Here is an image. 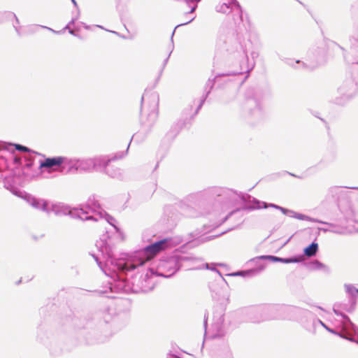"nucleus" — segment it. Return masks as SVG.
Segmentation results:
<instances>
[{
    "label": "nucleus",
    "mask_w": 358,
    "mask_h": 358,
    "mask_svg": "<svg viewBox=\"0 0 358 358\" xmlns=\"http://www.w3.org/2000/svg\"><path fill=\"white\" fill-rule=\"evenodd\" d=\"M108 235L103 234L96 243V246L105 259L106 266H113L114 271L122 273L133 271L149 262L157 253L164 250L167 242L166 239L157 241L146 246L143 250L136 251L128 259H115L111 247L108 243Z\"/></svg>",
    "instance_id": "obj_1"
},
{
    "label": "nucleus",
    "mask_w": 358,
    "mask_h": 358,
    "mask_svg": "<svg viewBox=\"0 0 358 358\" xmlns=\"http://www.w3.org/2000/svg\"><path fill=\"white\" fill-rule=\"evenodd\" d=\"M290 308L285 306H268L263 308H252L248 312L249 320L253 323H259L265 320L286 319V313Z\"/></svg>",
    "instance_id": "obj_2"
},
{
    "label": "nucleus",
    "mask_w": 358,
    "mask_h": 358,
    "mask_svg": "<svg viewBox=\"0 0 358 358\" xmlns=\"http://www.w3.org/2000/svg\"><path fill=\"white\" fill-rule=\"evenodd\" d=\"M187 257L173 255L165 259H161L157 265L158 275L165 278L172 276L182 266Z\"/></svg>",
    "instance_id": "obj_3"
},
{
    "label": "nucleus",
    "mask_w": 358,
    "mask_h": 358,
    "mask_svg": "<svg viewBox=\"0 0 358 358\" xmlns=\"http://www.w3.org/2000/svg\"><path fill=\"white\" fill-rule=\"evenodd\" d=\"M213 322L211 325L210 329L207 331V317L204 315L203 326L205 328V338H219L224 336L225 331L223 326L224 322V310L220 308L216 310L213 314Z\"/></svg>",
    "instance_id": "obj_4"
},
{
    "label": "nucleus",
    "mask_w": 358,
    "mask_h": 358,
    "mask_svg": "<svg viewBox=\"0 0 358 358\" xmlns=\"http://www.w3.org/2000/svg\"><path fill=\"white\" fill-rule=\"evenodd\" d=\"M215 10L217 13L224 15L231 14L233 20L235 22L243 21L242 8L237 0H224V1H220L215 5Z\"/></svg>",
    "instance_id": "obj_5"
},
{
    "label": "nucleus",
    "mask_w": 358,
    "mask_h": 358,
    "mask_svg": "<svg viewBox=\"0 0 358 358\" xmlns=\"http://www.w3.org/2000/svg\"><path fill=\"white\" fill-rule=\"evenodd\" d=\"M50 213L52 212L56 215H69L73 218H78L81 220L86 221L88 220H97L94 215H89V212L86 208H76L69 210L67 207L62 204H51L49 206Z\"/></svg>",
    "instance_id": "obj_6"
},
{
    "label": "nucleus",
    "mask_w": 358,
    "mask_h": 358,
    "mask_svg": "<svg viewBox=\"0 0 358 358\" xmlns=\"http://www.w3.org/2000/svg\"><path fill=\"white\" fill-rule=\"evenodd\" d=\"M129 145L130 144L127 145L125 152H118L115 154V155L112 158H106V157L101 156L92 158L94 164V170L104 171L107 175H108L110 177H117L119 175V171H117L115 173L111 172V167L110 163L111 161L122 159V157H124L127 153Z\"/></svg>",
    "instance_id": "obj_7"
},
{
    "label": "nucleus",
    "mask_w": 358,
    "mask_h": 358,
    "mask_svg": "<svg viewBox=\"0 0 358 358\" xmlns=\"http://www.w3.org/2000/svg\"><path fill=\"white\" fill-rule=\"evenodd\" d=\"M85 208L89 212V215H94L97 217V220H93L94 221H98L99 219H105L108 224L114 227L116 231H119V228L115 224L116 220L106 213V212L101 208L97 201L89 199L86 203Z\"/></svg>",
    "instance_id": "obj_8"
},
{
    "label": "nucleus",
    "mask_w": 358,
    "mask_h": 358,
    "mask_svg": "<svg viewBox=\"0 0 358 358\" xmlns=\"http://www.w3.org/2000/svg\"><path fill=\"white\" fill-rule=\"evenodd\" d=\"M338 91L343 97L337 99L336 103L343 104L345 101L352 99L357 94V87L353 80L349 79L343 83Z\"/></svg>",
    "instance_id": "obj_9"
},
{
    "label": "nucleus",
    "mask_w": 358,
    "mask_h": 358,
    "mask_svg": "<svg viewBox=\"0 0 358 358\" xmlns=\"http://www.w3.org/2000/svg\"><path fill=\"white\" fill-rule=\"evenodd\" d=\"M243 108L247 117L254 119H260L263 117V110L260 102L255 98L246 99Z\"/></svg>",
    "instance_id": "obj_10"
},
{
    "label": "nucleus",
    "mask_w": 358,
    "mask_h": 358,
    "mask_svg": "<svg viewBox=\"0 0 358 358\" xmlns=\"http://www.w3.org/2000/svg\"><path fill=\"white\" fill-rule=\"evenodd\" d=\"M350 50L347 55H344L345 59L348 63L358 64V29L350 38Z\"/></svg>",
    "instance_id": "obj_11"
},
{
    "label": "nucleus",
    "mask_w": 358,
    "mask_h": 358,
    "mask_svg": "<svg viewBox=\"0 0 358 358\" xmlns=\"http://www.w3.org/2000/svg\"><path fill=\"white\" fill-rule=\"evenodd\" d=\"M202 199V194L200 192L192 193L187 196L180 203L181 208L185 206L187 208H194L199 204Z\"/></svg>",
    "instance_id": "obj_12"
},
{
    "label": "nucleus",
    "mask_w": 358,
    "mask_h": 358,
    "mask_svg": "<svg viewBox=\"0 0 358 358\" xmlns=\"http://www.w3.org/2000/svg\"><path fill=\"white\" fill-rule=\"evenodd\" d=\"M61 171L66 173H75L78 171V159L63 157Z\"/></svg>",
    "instance_id": "obj_13"
},
{
    "label": "nucleus",
    "mask_w": 358,
    "mask_h": 358,
    "mask_svg": "<svg viewBox=\"0 0 358 358\" xmlns=\"http://www.w3.org/2000/svg\"><path fill=\"white\" fill-rule=\"evenodd\" d=\"M151 99L152 100V107L150 113L148 114V122H143V124L148 127H151L153 125L157 118V107L158 103V96L156 94H152L151 95Z\"/></svg>",
    "instance_id": "obj_14"
},
{
    "label": "nucleus",
    "mask_w": 358,
    "mask_h": 358,
    "mask_svg": "<svg viewBox=\"0 0 358 358\" xmlns=\"http://www.w3.org/2000/svg\"><path fill=\"white\" fill-rule=\"evenodd\" d=\"M27 202L34 208L41 210L44 212L50 213L49 202L43 199H37L33 196H29L27 199Z\"/></svg>",
    "instance_id": "obj_15"
},
{
    "label": "nucleus",
    "mask_w": 358,
    "mask_h": 358,
    "mask_svg": "<svg viewBox=\"0 0 358 358\" xmlns=\"http://www.w3.org/2000/svg\"><path fill=\"white\" fill-rule=\"evenodd\" d=\"M268 207H271L275 209L280 210L283 213V210H285V208L278 206L273 203L267 204L266 202H261L260 201L253 198L252 201V204L247 207V209L249 210H255V209H261V208H266Z\"/></svg>",
    "instance_id": "obj_16"
},
{
    "label": "nucleus",
    "mask_w": 358,
    "mask_h": 358,
    "mask_svg": "<svg viewBox=\"0 0 358 358\" xmlns=\"http://www.w3.org/2000/svg\"><path fill=\"white\" fill-rule=\"evenodd\" d=\"M283 214L286 215L290 217H293L299 220H306L312 222H319L320 220L315 218H313L311 217H309L308 215L297 213L292 210H289L285 208V210H283Z\"/></svg>",
    "instance_id": "obj_17"
},
{
    "label": "nucleus",
    "mask_w": 358,
    "mask_h": 358,
    "mask_svg": "<svg viewBox=\"0 0 358 358\" xmlns=\"http://www.w3.org/2000/svg\"><path fill=\"white\" fill-rule=\"evenodd\" d=\"M215 77L214 78L211 79V78H209L206 83V85H205V87H204V94L202 96V98L200 101V103L196 108V113H197L199 112V110L201 108L203 104L204 103L207 96H208V94L210 93L211 90H213V87H214V85H215Z\"/></svg>",
    "instance_id": "obj_18"
},
{
    "label": "nucleus",
    "mask_w": 358,
    "mask_h": 358,
    "mask_svg": "<svg viewBox=\"0 0 358 358\" xmlns=\"http://www.w3.org/2000/svg\"><path fill=\"white\" fill-rule=\"evenodd\" d=\"M62 162L63 157L46 158L43 162L41 163V167L53 168L55 166H57L58 167V169L61 170Z\"/></svg>",
    "instance_id": "obj_19"
},
{
    "label": "nucleus",
    "mask_w": 358,
    "mask_h": 358,
    "mask_svg": "<svg viewBox=\"0 0 358 358\" xmlns=\"http://www.w3.org/2000/svg\"><path fill=\"white\" fill-rule=\"evenodd\" d=\"M258 258L260 259H268L273 262H281L285 264L296 263L300 262V259L297 257L282 258L273 255H262Z\"/></svg>",
    "instance_id": "obj_20"
},
{
    "label": "nucleus",
    "mask_w": 358,
    "mask_h": 358,
    "mask_svg": "<svg viewBox=\"0 0 358 358\" xmlns=\"http://www.w3.org/2000/svg\"><path fill=\"white\" fill-rule=\"evenodd\" d=\"M94 164L92 158L78 159V171H92Z\"/></svg>",
    "instance_id": "obj_21"
},
{
    "label": "nucleus",
    "mask_w": 358,
    "mask_h": 358,
    "mask_svg": "<svg viewBox=\"0 0 358 358\" xmlns=\"http://www.w3.org/2000/svg\"><path fill=\"white\" fill-rule=\"evenodd\" d=\"M334 312L336 315H340L343 318V326L345 328L350 329L355 331V333H356L357 331H358V328L351 322L348 315L335 308H334Z\"/></svg>",
    "instance_id": "obj_22"
},
{
    "label": "nucleus",
    "mask_w": 358,
    "mask_h": 358,
    "mask_svg": "<svg viewBox=\"0 0 358 358\" xmlns=\"http://www.w3.org/2000/svg\"><path fill=\"white\" fill-rule=\"evenodd\" d=\"M346 292L350 297V301L352 304H355L358 299V289L352 285H345Z\"/></svg>",
    "instance_id": "obj_23"
},
{
    "label": "nucleus",
    "mask_w": 358,
    "mask_h": 358,
    "mask_svg": "<svg viewBox=\"0 0 358 358\" xmlns=\"http://www.w3.org/2000/svg\"><path fill=\"white\" fill-rule=\"evenodd\" d=\"M318 223L324 224H326V225H328V226L332 227L331 229H322V230L324 231H331V232H333L335 234H345V231H346L345 228L337 227V226L334 225V224H331L329 222H322V221L320 220V222Z\"/></svg>",
    "instance_id": "obj_24"
},
{
    "label": "nucleus",
    "mask_w": 358,
    "mask_h": 358,
    "mask_svg": "<svg viewBox=\"0 0 358 358\" xmlns=\"http://www.w3.org/2000/svg\"><path fill=\"white\" fill-rule=\"evenodd\" d=\"M318 250V245L317 243L313 242L309 246L304 249V254L308 257H311L315 255Z\"/></svg>",
    "instance_id": "obj_25"
},
{
    "label": "nucleus",
    "mask_w": 358,
    "mask_h": 358,
    "mask_svg": "<svg viewBox=\"0 0 358 358\" xmlns=\"http://www.w3.org/2000/svg\"><path fill=\"white\" fill-rule=\"evenodd\" d=\"M318 322L324 328L326 329L328 331L332 333V334H337L340 337L343 338H345V339H347V340H349L350 341H355L354 339L352 338H350V337H348L345 335H343V334L341 333H337L336 331H335L334 329H330L329 327H328L322 321H321L320 320H318Z\"/></svg>",
    "instance_id": "obj_26"
},
{
    "label": "nucleus",
    "mask_w": 358,
    "mask_h": 358,
    "mask_svg": "<svg viewBox=\"0 0 358 358\" xmlns=\"http://www.w3.org/2000/svg\"><path fill=\"white\" fill-rule=\"evenodd\" d=\"M236 57L240 61L241 59H244L248 61V57L246 51L242 48H240V50L237 52Z\"/></svg>",
    "instance_id": "obj_27"
},
{
    "label": "nucleus",
    "mask_w": 358,
    "mask_h": 358,
    "mask_svg": "<svg viewBox=\"0 0 358 358\" xmlns=\"http://www.w3.org/2000/svg\"><path fill=\"white\" fill-rule=\"evenodd\" d=\"M241 70H243L242 67L241 68ZM241 73H242L241 71H229V72L225 73L219 74L216 77H217V76H235V75L241 74Z\"/></svg>",
    "instance_id": "obj_28"
},
{
    "label": "nucleus",
    "mask_w": 358,
    "mask_h": 358,
    "mask_svg": "<svg viewBox=\"0 0 358 358\" xmlns=\"http://www.w3.org/2000/svg\"><path fill=\"white\" fill-rule=\"evenodd\" d=\"M15 149L17 150L21 151V152H29V150L27 147H25L24 145H20V144H15Z\"/></svg>",
    "instance_id": "obj_29"
},
{
    "label": "nucleus",
    "mask_w": 358,
    "mask_h": 358,
    "mask_svg": "<svg viewBox=\"0 0 358 358\" xmlns=\"http://www.w3.org/2000/svg\"><path fill=\"white\" fill-rule=\"evenodd\" d=\"M110 167H111V172H116L117 171H119V175L116 177V178H118L120 176H121V171L120 169L118 168H115L113 166L110 165Z\"/></svg>",
    "instance_id": "obj_30"
},
{
    "label": "nucleus",
    "mask_w": 358,
    "mask_h": 358,
    "mask_svg": "<svg viewBox=\"0 0 358 358\" xmlns=\"http://www.w3.org/2000/svg\"><path fill=\"white\" fill-rule=\"evenodd\" d=\"M194 19V17H192V18H191L190 20H189L187 22H184V23H182V24H180L177 25V26L176 27L175 29H176L178 27L180 26V25L187 24L188 23L191 22Z\"/></svg>",
    "instance_id": "obj_31"
},
{
    "label": "nucleus",
    "mask_w": 358,
    "mask_h": 358,
    "mask_svg": "<svg viewBox=\"0 0 358 358\" xmlns=\"http://www.w3.org/2000/svg\"><path fill=\"white\" fill-rule=\"evenodd\" d=\"M94 259H95V260H96V262L97 264L99 265V266L101 269H103V268H102V266H101V262L99 261V258H98L97 257H95V256H94Z\"/></svg>",
    "instance_id": "obj_32"
},
{
    "label": "nucleus",
    "mask_w": 358,
    "mask_h": 358,
    "mask_svg": "<svg viewBox=\"0 0 358 358\" xmlns=\"http://www.w3.org/2000/svg\"><path fill=\"white\" fill-rule=\"evenodd\" d=\"M75 20V19H72L71 21L66 26L65 29H69L70 26L74 24Z\"/></svg>",
    "instance_id": "obj_33"
},
{
    "label": "nucleus",
    "mask_w": 358,
    "mask_h": 358,
    "mask_svg": "<svg viewBox=\"0 0 358 358\" xmlns=\"http://www.w3.org/2000/svg\"><path fill=\"white\" fill-rule=\"evenodd\" d=\"M75 20V19H72L71 21L66 26L65 29H69L70 26L74 24Z\"/></svg>",
    "instance_id": "obj_34"
},
{
    "label": "nucleus",
    "mask_w": 358,
    "mask_h": 358,
    "mask_svg": "<svg viewBox=\"0 0 358 358\" xmlns=\"http://www.w3.org/2000/svg\"><path fill=\"white\" fill-rule=\"evenodd\" d=\"M8 14H9V15H12L13 17H15V20H16V22H17V24H19V20H18V18L17 17V16L15 15V13H9Z\"/></svg>",
    "instance_id": "obj_35"
},
{
    "label": "nucleus",
    "mask_w": 358,
    "mask_h": 358,
    "mask_svg": "<svg viewBox=\"0 0 358 358\" xmlns=\"http://www.w3.org/2000/svg\"><path fill=\"white\" fill-rule=\"evenodd\" d=\"M245 273H246L245 271H239V272L236 273H234L233 275H243V276Z\"/></svg>",
    "instance_id": "obj_36"
},
{
    "label": "nucleus",
    "mask_w": 358,
    "mask_h": 358,
    "mask_svg": "<svg viewBox=\"0 0 358 358\" xmlns=\"http://www.w3.org/2000/svg\"><path fill=\"white\" fill-rule=\"evenodd\" d=\"M301 65H302V67L303 69H312L311 67H309L306 64H305L304 62H302L301 63Z\"/></svg>",
    "instance_id": "obj_37"
},
{
    "label": "nucleus",
    "mask_w": 358,
    "mask_h": 358,
    "mask_svg": "<svg viewBox=\"0 0 358 358\" xmlns=\"http://www.w3.org/2000/svg\"><path fill=\"white\" fill-rule=\"evenodd\" d=\"M171 52H172V51H171V52H169V54L168 57L165 59L164 62V66H165V65H166V64L167 63V62H168V60H169V57H170V55H171Z\"/></svg>",
    "instance_id": "obj_38"
},
{
    "label": "nucleus",
    "mask_w": 358,
    "mask_h": 358,
    "mask_svg": "<svg viewBox=\"0 0 358 358\" xmlns=\"http://www.w3.org/2000/svg\"><path fill=\"white\" fill-rule=\"evenodd\" d=\"M41 27L45 28V29H48V30H50V31H52L54 33H58V31H56L53 30L52 29L47 27H45V26H42Z\"/></svg>",
    "instance_id": "obj_39"
},
{
    "label": "nucleus",
    "mask_w": 358,
    "mask_h": 358,
    "mask_svg": "<svg viewBox=\"0 0 358 358\" xmlns=\"http://www.w3.org/2000/svg\"><path fill=\"white\" fill-rule=\"evenodd\" d=\"M185 2H187L188 3L189 2H196V3H198L201 0H185Z\"/></svg>",
    "instance_id": "obj_40"
},
{
    "label": "nucleus",
    "mask_w": 358,
    "mask_h": 358,
    "mask_svg": "<svg viewBox=\"0 0 358 358\" xmlns=\"http://www.w3.org/2000/svg\"><path fill=\"white\" fill-rule=\"evenodd\" d=\"M144 97H145V95H143V96L141 97V112L143 111V102L144 100Z\"/></svg>",
    "instance_id": "obj_41"
},
{
    "label": "nucleus",
    "mask_w": 358,
    "mask_h": 358,
    "mask_svg": "<svg viewBox=\"0 0 358 358\" xmlns=\"http://www.w3.org/2000/svg\"><path fill=\"white\" fill-rule=\"evenodd\" d=\"M196 8V6H193V7L191 8V10H190L189 13H193V12L195 10Z\"/></svg>",
    "instance_id": "obj_42"
},
{
    "label": "nucleus",
    "mask_w": 358,
    "mask_h": 358,
    "mask_svg": "<svg viewBox=\"0 0 358 358\" xmlns=\"http://www.w3.org/2000/svg\"><path fill=\"white\" fill-rule=\"evenodd\" d=\"M69 29V33H70L71 34H72V35H75V34H74V31H73V29H70V28H69V29Z\"/></svg>",
    "instance_id": "obj_43"
},
{
    "label": "nucleus",
    "mask_w": 358,
    "mask_h": 358,
    "mask_svg": "<svg viewBox=\"0 0 358 358\" xmlns=\"http://www.w3.org/2000/svg\"><path fill=\"white\" fill-rule=\"evenodd\" d=\"M71 2H72V3H73V4L74 5V6L78 7V4H77V3H76V0H71Z\"/></svg>",
    "instance_id": "obj_44"
},
{
    "label": "nucleus",
    "mask_w": 358,
    "mask_h": 358,
    "mask_svg": "<svg viewBox=\"0 0 358 358\" xmlns=\"http://www.w3.org/2000/svg\"><path fill=\"white\" fill-rule=\"evenodd\" d=\"M14 27H15V31H17V33L18 34H20V31H19V29H18V27H16L15 25H14Z\"/></svg>",
    "instance_id": "obj_45"
},
{
    "label": "nucleus",
    "mask_w": 358,
    "mask_h": 358,
    "mask_svg": "<svg viewBox=\"0 0 358 358\" xmlns=\"http://www.w3.org/2000/svg\"><path fill=\"white\" fill-rule=\"evenodd\" d=\"M174 33H175V29L173 30V31L172 32V34H171V39L173 38V36L174 35Z\"/></svg>",
    "instance_id": "obj_46"
},
{
    "label": "nucleus",
    "mask_w": 358,
    "mask_h": 358,
    "mask_svg": "<svg viewBox=\"0 0 358 358\" xmlns=\"http://www.w3.org/2000/svg\"><path fill=\"white\" fill-rule=\"evenodd\" d=\"M295 64H301V62L299 60L295 61Z\"/></svg>",
    "instance_id": "obj_47"
},
{
    "label": "nucleus",
    "mask_w": 358,
    "mask_h": 358,
    "mask_svg": "<svg viewBox=\"0 0 358 358\" xmlns=\"http://www.w3.org/2000/svg\"><path fill=\"white\" fill-rule=\"evenodd\" d=\"M150 270L151 273H154L153 269H150Z\"/></svg>",
    "instance_id": "obj_48"
},
{
    "label": "nucleus",
    "mask_w": 358,
    "mask_h": 358,
    "mask_svg": "<svg viewBox=\"0 0 358 358\" xmlns=\"http://www.w3.org/2000/svg\"><path fill=\"white\" fill-rule=\"evenodd\" d=\"M291 176H294V177H296L294 174H292V173H289Z\"/></svg>",
    "instance_id": "obj_49"
},
{
    "label": "nucleus",
    "mask_w": 358,
    "mask_h": 358,
    "mask_svg": "<svg viewBox=\"0 0 358 358\" xmlns=\"http://www.w3.org/2000/svg\"><path fill=\"white\" fill-rule=\"evenodd\" d=\"M145 278H148V273L145 274Z\"/></svg>",
    "instance_id": "obj_50"
},
{
    "label": "nucleus",
    "mask_w": 358,
    "mask_h": 358,
    "mask_svg": "<svg viewBox=\"0 0 358 358\" xmlns=\"http://www.w3.org/2000/svg\"><path fill=\"white\" fill-rule=\"evenodd\" d=\"M353 189H358V187H353Z\"/></svg>",
    "instance_id": "obj_51"
},
{
    "label": "nucleus",
    "mask_w": 358,
    "mask_h": 358,
    "mask_svg": "<svg viewBox=\"0 0 358 358\" xmlns=\"http://www.w3.org/2000/svg\"><path fill=\"white\" fill-rule=\"evenodd\" d=\"M248 272H251V273H252V272H254V271H252V270H250V271H249Z\"/></svg>",
    "instance_id": "obj_52"
},
{
    "label": "nucleus",
    "mask_w": 358,
    "mask_h": 358,
    "mask_svg": "<svg viewBox=\"0 0 358 358\" xmlns=\"http://www.w3.org/2000/svg\"><path fill=\"white\" fill-rule=\"evenodd\" d=\"M358 343V341H356Z\"/></svg>",
    "instance_id": "obj_53"
},
{
    "label": "nucleus",
    "mask_w": 358,
    "mask_h": 358,
    "mask_svg": "<svg viewBox=\"0 0 358 358\" xmlns=\"http://www.w3.org/2000/svg\"><path fill=\"white\" fill-rule=\"evenodd\" d=\"M358 343V341H356Z\"/></svg>",
    "instance_id": "obj_54"
},
{
    "label": "nucleus",
    "mask_w": 358,
    "mask_h": 358,
    "mask_svg": "<svg viewBox=\"0 0 358 358\" xmlns=\"http://www.w3.org/2000/svg\"><path fill=\"white\" fill-rule=\"evenodd\" d=\"M358 343V341H356Z\"/></svg>",
    "instance_id": "obj_55"
}]
</instances>
